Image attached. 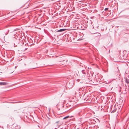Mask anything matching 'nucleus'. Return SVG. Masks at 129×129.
<instances>
[{
	"label": "nucleus",
	"mask_w": 129,
	"mask_h": 129,
	"mask_svg": "<svg viewBox=\"0 0 129 129\" xmlns=\"http://www.w3.org/2000/svg\"><path fill=\"white\" fill-rule=\"evenodd\" d=\"M61 125V123L60 121H58L55 122L54 124V126L55 129H57L59 128Z\"/></svg>",
	"instance_id": "obj_1"
},
{
	"label": "nucleus",
	"mask_w": 129,
	"mask_h": 129,
	"mask_svg": "<svg viewBox=\"0 0 129 129\" xmlns=\"http://www.w3.org/2000/svg\"><path fill=\"white\" fill-rule=\"evenodd\" d=\"M85 70L86 69H85L82 70L81 73H80L79 75L82 78L85 77L86 75Z\"/></svg>",
	"instance_id": "obj_2"
},
{
	"label": "nucleus",
	"mask_w": 129,
	"mask_h": 129,
	"mask_svg": "<svg viewBox=\"0 0 129 129\" xmlns=\"http://www.w3.org/2000/svg\"><path fill=\"white\" fill-rule=\"evenodd\" d=\"M85 88L83 87L79 89L78 90H77L76 91V93H80L81 94L83 91H85Z\"/></svg>",
	"instance_id": "obj_3"
},
{
	"label": "nucleus",
	"mask_w": 129,
	"mask_h": 129,
	"mask_svg": "<svg viewBox=\"0 0 129 129\" xmlns=\"http://www.w3.org/2000/svg\"><path fill=\"white\" fill-rule=\"evenodd\" d=\"M8 84L7 82H0V85H6Z\"/></svg>",
	"instance_id": "obj_4"
},
{
	"label": "nucleus",
	"mask_w": 129,
	"mask_h": 129,
	"mask_svg": "<svg viewBox=\"0 0 129 129\" xmlns=\"http://www.w3.org/2000/svg\"><path fill=\"white\" fill-rule=\"evenodd\" d=\"M65 30H66V29H59L57 31V32H62Z\"/></svg>",
	"instance_id": "obj_5"
},
{
	"label": "nucleus",
	"mask_w": 129,
	"mask_h": 129,
	"mask_svg": "<svg viewBox=\"0 0 129 129\" xmlns=\"http://www.w3.org/2000/svg\"><path fill=\"white\" fill-rule=\"evenodd\" d=\"M125 82L127 84H128L129 83V80L128 79L126 78L125 79Z\"/></svg>",
	"instance_id": "obj_6"
},
{
	"label": "nucleus",
	"mask_w": 129,
	"mask_h": 129,
	"mask_svg": "<svg viewBox=\"0 0 129 129\" xmlns=\"http://www.w3.org/2000/svg\"><path fill=\"white\" fill-rule=\"evenodd\" d=\"M95 33H96L97 34V35H96V36H101V34L100 33H96V32H93L92 33V34H95Z\"/></svg>",
	"instance_id": "obj_7"
},
{
	"label": "nucleus",
	"mask_w": 129,
	"mask_h": 129,
	"mask_svg": "<svg viewBox=\"0 0 129 129\" xmlns=\"http://www.w3.org/2000/svg\"><path fill=\"white\" fill-rule=\"evenodd\" d=\"M117 110L116 108H115L112 111L111 113H114Z\"/></svg>",
	"instance_id": "obj_8"
},
{
	"label": "nucleus",
	"mask_w": 129,
	"mask_h": 129,
	"mask_svg": "<svg viewBox=\"0 0 129 129\" xmlns=\"http://www.w3.org/2000/svg\"><path fill=\"white\" fill-rule=\"evenodd\" d=\"M69 117V116H66V117H64V118H63V119H65L67 118H68Z\"/></svg>",
	"instance_id": "obj_9"
},
{
	"label": "nucleus",
	"mask_w": 129,
	"mask_h": 129,
	"mask_svg": "<svg viewBox=\"0 0 129 129\" xmlns=\"http://www.w3.org/2000/svg\"><path fill=\"white\" fill-rule=\"evenodd\" d=\"M108 8H105V9L104 10H105V11H107V10H108Z\"/></svg>",
	"instance_id": "obj_10"
},
{
	"label": "nucleus",
	"mask_w": 129,
	"mask_h": 129,
	"mask_svg": "<svg viewBox=\"0 0 129 129\" xmlns=\"http://www.w3.org/2000/svg\"><path fill=\"white\" fill-rule=\"evenodd\" d=\"M98 27V26L96 27H95V30L96 29H97Z\"/></svg>",
	"instance_id": "obj_11"
},
{
	"label": "nucleus",
	"mask_w": 129,
	"mask_h": 129,
	"mask_svg": "<svg viewBox=\"0 0 129 129\" xmlns=\"http://www.w3.org/2000/svg\"><path fill=\"white\" fill-rule=\"evenodd\" d=\"M50 123V121H49L48 123Z\"/></svg>",
	"instance_id": "obj_12"
},
{
	"label": "nucleus",
	"mask_w": 129,
	"mask_h": 129,
	"mask_svg": "<svg viewBox=\"0 0 129 129\" xmlns=\"http://www.w3.org/2000/svg\"><path fill=\"white\" fill-rule=\"evenodd\" d=\"M48 120H49L50 119V118H49L48 117Z\"/></svg>",
	"instance_id": "obj_13"
},
{
	"label": "nucleus",
	"mask_w": 129,
	"mask_h": 129,
	"mask_svg": "<svg viewBox=\"0 0 129 129\" xmlns=\"http://www.w3.org/2000/svg\"><path fill=\"white\" fill-rule=\"evenodd\" d=\"M94 26H93V27L92 28V29H94Z\"/></svg>",
	"instance_id": "obj_14"
},
{
	"label": "nucleus",
	"mask_w": 129,
	"mask_h": 129,
	"mask_svg": "<svg viewBox=\"0 0 129 129\" xmlns=\"http://www.w3.org/2000/svg\"><path fill=\"white\" fill-rule=\"evenodd\" d=\"M98 81H99V80H98ZM100 81V80H99V81Z\"/></svg>",
	"instance_id": "obj_15"
},
{
	"label": "nucleus",
	"mask_w": 129,
	"mask_h": 129,
	"mask_svg": "<svg viewBox=\"0 0 129 129\" xmlns=\"http://www.w3.org/2000/svg\"><path fill=\"white\" fill-rule=\"evenodd\" d=\"M16 67H17L16 66V67H15V68H16Z\"/></svg>",
	"instance_id": "obj_16"
}]
</instances>
